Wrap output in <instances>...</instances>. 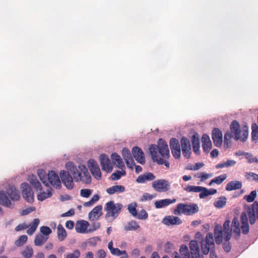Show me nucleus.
<instances>
[{
  "instance_id": "nucleus-1",
  "label": "nucleus",
  "mask_w": 258,
  "mask_h": 258,
  "mask_svg": "<svg viewBox=\"0 0 258 258\" xmlns=\"http://www.w3.org/2000/svg\"><path fill=\"white\" fill-rule=\"evenodd\" d=\"M230 220H227L224 223L223 228L219 224L215 225L214 233L215 242L217 244L222 243L223 234L225 236V239L227 241L229 240L231 238L232 231H233L234 236L236 239L239 238L240 236V227L238 218L236 216L233 218L231 228H230Z\"/></svg>"
},
{
  "instance_id": "nucleus-2",
  "label": "nucleus",
  "mask_w": 258,
  "mask_h": 258,
  "mask_svg": "<svg viewBox=\"0 0 258 258\" xmlns=\"http://www.w3.org/2000/svg\"><path fill=\"white\" fill-rule=\"evenodd\" d=\"M66 168L73 176L75 182H81L85 184L91 183V176L85 165L81 164L77 166L74 163L69 162L66 163Z\"/></svg>"
},
{
  "instance_id": "nucleus-3",
  "label": "nucleus",
  "mask_w": 258,
  "mask_h": 258,
  "mask_svg": "<svg viewBox=\"0 0 258 258\" xmlns=\"http://www.w3.org/2000/svg\"><path fill=\"white\" fill-rule=\"evenodd\" d=\"M20 198L19 191L14 185L9 184L6 190H0V204L7 208H14L12 201H18Z\"/></svg>"
},
{
  "instance_id": "nucleus-4",
  "label": "nucleus",
  "mask_w": 258,
  "mask_h": 258,
  "mask_svg": "<svg viewBox=\"0 0 258 258\" xmlns=\"http://www.w3.org/2000/svg\"><path fill=\"white\" fill-rule=\"evenodd\" d=\"M199 207L197 204L190 203L189 204L179 203L177 205L174 210L176 215L184 214L187 216L193 215L198 212Z\"/></svg>"
},
{
  "instance_id": "nucleus-5",
  "label": "nucleus",
  "mask_w": 258,
  "mask_h": 258,
  "mask_svg": "<svg viewBox=\"0 0 258 258\" xmlns=\"http://www.w3.org/2000/svg\"><path fill=\"white\" fill-rule=\"evenodd\" d=\"M122 207L123 206L121 204H114V202L112 201L107 202L104 209L107 212L105 215L106 218L113 220L118 216Z\"/></svg>"
},
{
  "instance_id": "nucleus-6",
  "label": "nucleus",
  "mask_w": 258,
  "mask_h": 258,
  "mask_svg": "<svg viewBox=\"0 0 258 258\" xmlns=\"http://www.w3.org/2000/svg\"><path fill=\"white\" fill-rule=\"evenodd\" d=\"M201 250L203 254L207 255L210 251L215 249V243L213 233H208L205 237L200 242Z\"/></svg>"
},
{
  "instance_id": "nucleus-7",
  "label": "nucleus",
  "mask_w": 258,
  "mask_h": 258,
  "mask_svg": "<svg viewBox=\"0 0 258 258\" xmlns=\"http://www.w3.org/2000/svg\"><path fill=\"white\" fill-rule=\"evenodd\" d=\"M61 181L67 188L72 189L74 187V178L67 170H61L59 173Z\"/></svg>"
},
{
  "instance_id": "nucleus-8",
  "label": "nucleus",
  "mask_w": 258,
  "mask_h": 258,
  "mask_svg": "<svg viewBox=\"0 0 258 258\" xmlns=\"http://www.w3.org/2000/svg\"><path fill=\"white\" fill-rule=\"evenodd\" d=\"M152 187L158 192H166L170 189V183L166 179H158L152 183Z\"/></svg>"
},
{
  "instance_id": "nucleus-9",
  "label": "nucleus",
  "mask_w": 258,
  "mask_h": 258,
  "mask_svg": "<svg viewBox=\"0 0 258 258\" xmlns=\"http://www.w3.org/2000/svg\"><path fill=\"white\" fill-rule=\"evenodd\" d=\"M23 198L28 202L32 203L34 201V193L32 188L26 182L22 183L21 185Z\"/></svg>"
},
{
  "instance_id": "nucleus-10",
  "label": "nucleus",
  "mask_w": 258,
  "mask_h": 258,
  "mask_svg": "<svg viewBox=\"0 0 258 258\" xmlns=\"http://www.w3.org/2000/svg\"><path fill=\"white\" fill-rule=\"evenodd\" d=\"M87 166L93 176L97 180H100L101 172L97 162L94 159H90L87 162Z\"/></svg>"
},
{
  "instance_id": "nucleus-11",
  "label": "nucleus",
  "mask_w": 258,
  "mask_h": 258,
  "mask_svg": "<svg viewBox=\"0 0 258 258\" xmlns=\"http://www.w3.org/2000/svg\"><path fill=\"white\" fill-rule=\"evenodd\" d=\"M244 209L248 215L250 223L251 225L253 224L255 222V217L257 219L258 209L257 202H254L251 206L245 205Z\"/></svg>"
},
{
  "instance_id": "nucleus-12",
  "label": "nucleus",
  "mask_w": 258,
  "mask_h": 258,
  "mask_svg": "<svg viewBox=\"0 0 258 258\" xmlns=\"http://www.w3.org/2000/svg\"><path fill=\"white\" fill-rule=\"evenodd\" d=\"M169 144L173 156L175 159H179L181 156V149L178 140L173 138L170 140Z\"/></svg>"
},
{
  "instance_id": "nucleus-13",
  "label": "nucleus",
  "mask_w": 258,
  "mask_h": 258,
  "mask_svg": "<svg viewBox=\"0 0 258 258\" xmlns=\"http://www.w3.org/2000/svg\"><path fill=\"white\" fill-rule=\"evenodd\" d=\"M47 179L48 184L50 183L53 187L58 189L61 187L59 177L58 174L54 171H50L48 172L47 174Z\"/></svg>"
},
{
  "instance_id": "nucleus-14",
  "label": "nucleus",
  "mask_w": 258,
  "mask_h": 258,
  "mask_svg": "<svg viewBox=\"0 0 258 258\" xmlns=\"http://www.w3.org/2000/svg\"><path fill=\"white\" fill-rule=\"evenodd\" d=\"M182 154L186 158H189L191 154V148L189 140L185 138L182 137L180 140Z\"/></svg>"
},
{
  "instance_id": "nucleus-15",
  "label": "nucleus",
  "mask_w": 258,
  "mask_h": 258,
  "mask_svg": "<svg viewBox=\"0 0 258 258\" xmlns=\"http://www.w3.org/2000/svg\"><path fill=\"white\" fill-rule=\"evenodd\" d=\"M100 161L103 170L107 173H110L112 171L113 167L107 155L104 154L100 155Z\"/></svg>"
},
{
  "instance_id": "nucleus-16",
  "label": "nucleus",
  "mask_w": 258,
  "mask_h": 258,
  "mask_svg": "<svg viewBox=\"0 0 258 258\" xmlns=\"http://www.w3.org/2000/svg\"><path fill=\"white\" fill-rule=\"evenodd\" d=\"M159 153L164 158L170 157V152L167 143L163 139H160L158 141Z\"/></svg>"
},
{
  "instance_id": "nucleus-17",
  "label": "nucleus",
  "mask_w": 258,
  "mask_h": 258,
  "mask_svg": "<svg viewBox=\"0 0 258 258\" xmlns=\"http://www.w3.org/2000/svg\"><path fill=\"white\" fill-rule=\"evenodd\" d=\"M132 154L135 160L139 163L144 164L145 163L144 153L142 150L138 146L133 148Z\"/></svg>"
},
{
  "instance_id": "nucleus-18",
  "label": "nucleus",
  "mask_w": 258,
  "mask_h": 258,
  "mask_svg": "<svg viewBox=\"0 0 258 258\" xmlns=\"http://www.w3.org/2000/svg\"><path fill=\"white\" fill-rule=\"evenodd\" d=\"M212 137L214 145L218 147L222 144V134L218 128H214L212 131Z\"/></svg>"
},
{
  "instance_id": "nucleus-19",
  "label": "nucleus",
  "mask_w": 258,
  "mask_h": 258,
  "mask_svg": "<svg viewBox=\"0 0 258 258\" xmlns=\"http://www.w3.org/2000/svg\"><path fill=\"white\" fill-rule=\"evenodd\" d=\"M189 248L191 254L194 255L195 258H204L203 254H200V248L196 240H191L189 242Z\"/></svg>"
},
{
  "instance_id": "nucleus-20",
  "label": "nucleus",
  "mask_w": 258,
  "mask_h": 258,
  "mask_svg": "<svg viewBox=\"0 0 258 258\" xmlns=\"http://www.w3.org/2000/svg\"><path fill=\"white\" fill-rule=\"evenodd\" d=\"M230 133L233 135L235 141H237L240 139V134L241 131L240 130L239 123L236 121L234 120L230 124Z\"/></svg>"
},
{
  "instance_id": "nucleus-21",
  "label": "nucleus",
  "mask_w": 258,
  "mask_h": 258,
  "mask_svg": "<svg viewBox=\"0 0 258 258\" xmlns=\"http://www.w3.org/2000/svg\"><path fill=\"white\" fill-rule=\"evenodd\" d=\"M102 206L98 205L95 207L89 213L88 217L90 220L94 221L97 220L102 214Z\"/></svg>"
},
{
  "instance_id": "nucleus-22",
  "label": "nucleus",
  "mask_w": 258,
  "mask_h": 258,
  "mask_svg": "<svg viewBox=\"0 0 258 258\" xmlns=\"http://www.w3.org/2000/svg\"><path fill=\"white\" fill-rule=\"evenodd\" d=\"M162 223L168 226L179 225L182 223V220L178 217L168 216L163 219Z\"/></svg>"
},
{
  "instance_id": "nucleus-23",
  "label": "nucleus",
  "mask_w": 258,
  "mask_h": 258,
  "mask_svg": "<svg viewBox=\"0 0 258 258\" xmlns=\"http://www.w3.org/2000/svg\"><path fill=\"white\" fill-rule=\"evenodd\" d=\"M125 191V187L121 185H114L106 189V192L109 195L119 194Z\"/></svg>"
},
{
  "instance_id": "nucleus-24",
  "label": "nucleus",
  "mask_w": 258,
  "mask_h": 258,
  "mask_svg": "<svg viewBox=\"0 0 258 258\" xmlns=\"http://www.w3.org/2000/svg\"><path fill=\"white\" fill-rule=\"evenodd\" d=\"M89 224V222L85 220H81L76 223L75 229L77 232L79 233H84L86 232Z\"/></svg>"
},
{
  "instance_id": "nucleus-25",
  "label": "nucleus",
  "mask_w": 258,
  "mask_h": 258,
  "mask_svg": "<svg viewBox=\"0 0 258 258\" xmlns=\"http://www.w3.org/2000/svg\"><path fill=\"white\" fill-rule=\"evenodd\" d=\"M176 201L175 199H173L172 200L169 199L161 200L156 201L155 206L157 209H160L167 206L171 204H173L176 202Z\"/></svg>"
},
{
  "instance_id": "nucleus-26",
  "label": "nucleus",
  "mask_w": 258,
  "mask_h": 258,
  "mask_svg": "<svg viewBox=\"0 0 258 258\" xmlns=\"http://www.w3.org/2000/svg\"><path fill=\"white\" fill-rule=\"evenodd\" d=\"M192 146L194 152L199 154L200 153V140L199 137L197 134H195L191 138Z\"/></svg>"
},
{
  "instance_id": "nucleus-27",
  "label": "nucleus",
  "mask_w": 258,
  "mask_h": 258,
  "mask_svg": "<svg viewBox=\"0 0 258 258\" xmlns=\"http://www.w3.org/2000/svg\"><path fill=\"white\" fill-rule=\"evenodd\" d=\"M155 178L154 174L151 172L140 175L136 181L138 183H145L147 181H151Z\"/></svg>"
},
{
  "instance_id": "nucleus-28",
  "label": "nucleus",
  "mask_w": 258,
  "mask_h": 258,
  "mask_svg": "<svg viewBox=\"0 0 258 258\" xmlns=\"http://www.w3.org/2000/svg\"><path fill=\"white\" fill-rule=\"evenodd\" d=\"M111 158L113 163L117 167L122 169L124 167V164L120 156L116 153L111 154Z\"/></svg>"
},
{
  "instance_id": "nucleus-29",
  "label": "nucleus",
  "mask_w": 258,
  "mask_h": 258,
  "mask_svg": "<svg viewBox=\"0 0 258 258\" xmlns=\"http://www.w3.org/2000/svg\"><path fill=\"white\" fill-rule=\"evenodd\" d=\"M242 186V183L240 181L237 180L231 181L228 182L225 187L227 191H231L240 189Z\"/></svg>"
},
{
  "instance_id": "nucleus-30",
  "label": "nucleus",
  "mask_w": 258,
  "mask_h": 258,
  "mask_svg": "<svg viewBox=\"0 0 258 258\" xmlns=\"http://www.w3.org/2000/svg\"><path fill=\"white\" fill-rule=\"evenodd\" d=\"M48 239V237L39 233L35 236L34 241V244L37 246H41L46 242Z\"/></svg>"
},
{
  "instance_id": "nucleus-31",
  "label": "nucleus",
  "mask_w": 258,
  "mask_h": 258,
  "mask_svg": "<svg viewBox=\"0 0 258 258\" xmlns=\"http://www.w3.org/2000/svg\"><path fill=\"white\" fill-rule=\"evenodd\" d=\"M39 223L40 220L38 218L34 219L32 222L29 225H28L30 226V228H28L27 231V234L29 235H32L36 231Z\"/></svg>"
},
{
  "instance_id": "nucleus-32",
  "label": "nucleus",
  "mask_w": 258,
  "mask_h": 258,
  "mask_svg": "<svg viewBox=\"0 0 258 258\" xmlns=\"http://www.w3.org/2000/svg\"><path fill=\"white\" fill-rule=\"evenodd\" d=\"M57 237L60 241H63L66 238L67 234L61 224H59L57 228Z\"/></svg>"
},
{
  "instance_id": "nucleus-33",
  "label": "nucleus",
  "mask_w": 258,
  "mask_h": 258,
  "mask_svg": "<svg viewBox=\"0 0 258 258\" xmlns=\"http://www.w3.org/2000/svg\"><path fill=\"white\" fill-rule=\"evenodd\" d=\"M28 181L37 190H41L42 186L41 183L38 181L35 176L32 175L28 178Z\"/></svg>"
},
{
  "instance_id": "nucleus-34",
  "label": "nucleus",
  "mask_w": 258,
  "mask_h": 258,
  "mask_svg": "<svg viewBox=\"0 0 258 258\" xmlns=\"http://www.w3.org/2000/svg\"><path fill=\"white\" fill-rule=\"evenodd\" d=\"M251 130L252 141L256 143L258 142V126L255 123L252 124Z\"/></svg>"
},
{
  "instance_id": "nucleus-35",
  "label": "nucleus",
  "mask_w": 258,
  "mask_h": 258,
  "mask_svg": "<svg viewBox=\"0 0 258 258\" xmlns=\"http://www.w3.org/2000/svg\"><path fill=\"white\" fill-rule=\"evenodd\" d=\"M236 162L233 160H228L226 162H223L222 163H219L216 165V168L217 169L219 168H227L231 166H233Z\"/></svg>"
},
{
  "instance_id": "nucleus-36",
  "label": "nucleus",
  "mask_w": 258,
  "mask_h": 258,
  "mask_svg": "<svg viewBox=\"0 0 258 258\" xmlns=\"http://www.w3.org/2000/svg\"><path fill=\"white\" fill-rule=\"evenodd\" d=\"M37 174L39 177L40 179L46 186H48V182H47V176L46 173L43 169H39L37 171Z\"/></svg>"
},
{
  "instance_id": "nucleus-37",
  "label": "nucleus",
  "mask_w": 258,
  "mask_h": 258,
  "mask_svg": "<svg viewBox=\"0 0 258 258\" xmlns=\"http://www.w3.org/2000/svg\"><path fill=\"white\" fill-rule=\"evenodd\" d=\"M52 196L51 189H48L46 191H43L37 195V199L40 201H43L50 198Z\"/></svg>"
},
{
  "instance_id": "nucleus-38",
  "label": "nucleus",
  "mask_w": 258,
  "mask_h": 258,
  "mask_svg": "<svg viewBox=\"0 0 258 258\" xmlns=\"http://www.w3.org/2000/svg\"><path fill=\"white\" fill-rule=\"evenodd\" d=\"M22 254L25 258H30L33 254V249L31 246L28 245L22 251Z\"/></svg>"
},
{
  "instance_id": "nucleus-39",
  "label": "nucleus",
  "mask_w": 258,
  "mask_h": 258,
  "mask_svg": "<svg viewBox=\"0 0 258 258\" xmlns=\"http://www.w3.org/2000/svg\"><path fill=\"white\" fill-rule=\"evenodd\" d=\"M149 151L152 156V160L156 159V157L158 156V146L155 145H152L149 148Z\"/></svg>"
},
{
  "instance_id": "nucleus-40",
  "label": "nucleus",
  "mask_w": 258,
  "mask_h": 258,
  "mask_svg": "<svg viewBox=\"0 0 258 258\" xmlns=\"http://www.w3.org/2000/svg\"><path fill=\"white\" fill-rule=\"evenodd\" d=\"M202 186L188 185L183 188L187 192H200Z\"/></svg>"
},
{
  "instance_id": "nucleus-41",
  "label": "nucleus",
  "mask_w": 258,
  "mask_h": 258,
  "mask_svg": "<svg viewBox=\"0 0 258 258\" xmlns=\"http://www.w3.org/2000/svg\"><path fill=\"white\" fill-rule=\"evenodd\" d=\"M140 227L137 222L132 221L128 222L127 225L124 227V230L126 231L136 230Z\"/></svg>"
},
{
  "instance_id": "nucleus-42",
  "label": "nucleus",
  "mask_w": 258,
  "mask_h": 258,
  "mask_svg": "<svg viewBox=\"0 0 258 258\" xmlns=\"http://www.w3.org/2000/svg\"><path fill=\"white\" fill-rule=\"evenodd\" d=\"M233 135L229 132H227L224 135V144L226 148H229L231 146V139Z\"/></svg>"
},
{
  "instance_id": "nucleus-43",
  "label": "nucleus",
  "mask_w": 258,
  "mask_h": 258,
  "mask_svg": "<svg viewBox=\"0 0 258 258\" xmlns=\"http://www.w3.org/2000/svg\"><path fill=\"white\" fill-rule=\"evenodd\" d=\"M243 156H244L249 163H258V159L255 157H253L251 153L243 152Z\"/></svg>"
},
{
  "instance_id": "nucleus-44",
  "label": "nucleus",
  "mask_w": 258,
  "mask_h": 258,
  "mask_svg": "<svg viewBox=\"0 0 258 258\" xmlns=\"http://www.w3.org/2000/svg\"><path fill=\"white\" fill-rule=\"evenodd\" d=\"M226 198L225 197H221L214 203V206L218 208H221L226 205Z\"/></svg>"
},
{
  "instance_id": "nucleus-45",
  "label": "nucleus",
  "mask_w": 258,
  "mask_h": 258,
  "mask_svg": "<svg viewBox=\"0 0 258 258\" xmlns=\"http://www.w3.org/2000/svg\"><path fill=\"white\" fill-rule=\"evenodd\" d=\"M249 232V225L247 218L245 213L243 212V234H246Z\"/></svg>"
},
{
  "instance_id": "nucleus-46",
  "label": "nucleus",
  "mask_w": 258,
  "mask_h": 258,
  "mask_svg": "<svg viewBox=\"0 0 258 258\" xmlns=\"http://www.w3.org/2000/svg\"><path fill=\"white\" fill-rule=\"evenodd\" d=\"M126 174V172L124 170H122L121 171H117L111 174V179L113 180H117L120 178L122 176H124Z\"/></svg>"
},
{
  "instance_id": "nucleus-47",
  "label": "nucleus",
  "mask_w": 258,
  "mask_h": 258,
  "mask_svg": "<svg viewBox=\"0 0 258 258\" xmlns=\"http://www.w3.org/2000/svg\"><path fill=\"white\" fill-rule=\"evenodd\" d=\"M137 204L136 203H132L128 205L127 209L129 212L134 217L137 216Z\"/></svg>"
},
{
  "instance_id": "nucleus-48",
  "label": "nucleus",
  "mask_w": 258,
  "mask_h": 258,
  "mask_svg": "<svg viewBox=\"0 0 258 258\" xmlns=\"http://www.w3.org/2000/svg\"><path fill=\"white\" fill-rule=\"evenodd\" d=\"M99 200V196L98 195H95L89 201L84 203L83 206L85 207L92 206Z\"/></svg>"
},
{
  "instance_id": "nucleus-49",
  "label": "nucleus",
  "mask_w": 258,
  "mask_h": 258,
  "mask_svg": "<svg viewBox=\"0 0 258 258\" xmlns=\"http://www.w3.org/2000/svg\"><path fill=\"white\" fill-rule=\"evenodd\" d=\"M28 237L26 235H21L19 238L15 242L17 246H21L24 245L27 241Z\"/></svg>"
},
{
  "instance_id": "nucleus-50",
  "label": "nucleus",
  "mask_w": 258,
  "mask_h": 258,
  "mask_svg": "<svg viewBox=\"0 0 258 258\" xmlns=\"http://www.w3.org/2000/svg\"><path fill=\"white\" fill-rule=\"evenodd\" d=\"M40 234L48 237L49 235L51 233V229L48 226H42L40 228Z\"/></svg>"
},
{
  "instance_id": "nucleus-51",
  "label": "nucleus",
  "mask_w": 258,
  "mask_h": 258,
  "mask_svg": "<svg viewBox=\"0 0 258 258\" xmlns=\"http://www.w3.org/2000/svg\"><path fill=\"white\" fill-rule=\"evenodd\" d=\"M256 196V192L255 190L252 191L249 195H245L243 199L247 202L250 203L253 202Z\"/></svg>"
},
{
  "instance_id": "nucleus-52",
  "label": "nucleus",
  "mask_w": 258,
  "mask_h": 258,
  "mask_svg": "<svg viewBox=\"0 0 258 258\" xmlns=\"http://www.w3.org/2000/svg\"><path fill=\"white\" fill-rule=\"evenodd\" d=\"M227 178V175L226 174H223L219 176L216 177L215 178L212 179V182H215V183L217 184H221L224 180H225Z\"/></svg>"
},
{
  "instance_id": "nucleus-53",
  "label": "nucleus",
  "mask_w": 258,
  "mask_h": 258,
  "mask_svg": "<svg viewBox=\"0 0 258 258\" xmlns=\"http://www.w3.org/2000/svg\"><path fill=\"white\" fill-rule=\"evenodd\" d=\"M136 217H137L139 219L145 220L148 218V214L146 210L143 209L139 214L137 213V216Z\"/></svg>"
},
{
  "instance_id": "nucleus-54",
  "label": "nucleus",
  "mask_w": 258,
  "mask_h": 258,
  "mask_svg": "<svg viewBox=\"0 0 258 258\" xmlns=\"http://www.w3.org/2000/svg\"><path fill=\"white\" fill-rule=\"evenodd\" d=\"M199 197L200 199H204V198L209 196V193L208 192V189L205 187H201Z\"/></svg>"
},
{
  "instance_id": "nucleus-55",
  "label": "nucleus",
  "mask_w": 258,
  "mask_h": 258,
  "mask_svg": "<svg viewBox=\"0 0 258 258\" xmlns=\"http://www.w3.org/2000/svg\"><path fill=\"white\" fill-rule=\"evenodd\" d=\"M80 255L81 253L79 250L76 249L73 252L69 253L66 258H79Z\"/></svg>"
},
{
  "instance_id": "nucleus-56",
  "label": "nucleus",
  "mask_w": 258,
  "mask_h": 258,
  "mask_svg": "<svg viewBox=\"0 0 258 258\" xmlns=\"http://www.w3.org/2000/svg\"><path fill=\"white\" fill-rule=\"evenodd\" d=\"M92 194V190L90 189H82L80 191V195L84 198H88Z\"/></svg>"
},
{
  "instance_id": "nucleus-57",
  "label": "nucleus",
  "mask_w": 258,
  "mask_h": 258,
  "mask_svg": "<svg viewBox=\"0 0 258 258\" xmlns=\"http://www.w3.org/2000/svg\"><path fill=\"white\" fill-rule=\"evenodd\" d=\"M179 251L181 255H184V257H186V254H190L188 248L185 245H182L180 246Z\"/></svg>"
},
{
  "instance_id": "nucleus-58",
  "label": "nucleus",
  "mask_w": 258,
  "mask_h": 258,
  "mask_svg": "<svg viewBox=\"0 0 258 258\" xmlns=\"http://www.w3.org/2000/svg\"><path fill=\"white\" fill-rule=\"evenodd\" d=\"M223 239L225 240V242L223 244V249L226 252H229L231 249V245L229 242V240L227 241L225 239V236L223 234Z\"/></svg>"
},
{
  "instance_id": "nucleus-59",
  "label": "nucleus",
  "mask_w": 258,
  "mask_h": 258,
  "mask_svg": "<svg viewBox=\"0 0 258 258\" xmlns=\"http://www.w3.org/2000/svg\"><path fill=\"white\" fill-rule=\"evenodd\" d=\"M122 155L124 160L132 157L130 151L125 148L122 149Z\"/></svg>"
},
{
  "instance_id": "nucleus-60",
  "label": "nucleus",
  "mask_w": 258,
  "mask_h": 258,
  "mask_svg": "<svg viewBox=\"0 0 258 258\" xmlns=\"http://www.w3.org/2000/svg\"><path fill=\"white\" fill-rule=\"evenodd\" d=\"M246 177L248 179L258 181V174L249 172L246 175Z\"/></svg>"
},
{
  "instance_id": "nucleus-61",
  "label": "nucleus",
  "mask_w": 258,
  "mask_h": 258,
  "mask_svg": "<svg viewBox=\"0 0 258 258\" xmlns=\"http://www.w3.org/2000/svg\"><path fill=\"white\" fill-rule=\"evenodd\" d=\"M202 147L204 151L206 153H208L211 149L212 143L209 142L208 143H203Z\"/></svg>"
},
{
  "instance_id": "nucleus-62",
  "label": "nucleus",
  "mask_w": 258,
  "mask_h": 258,
  "mask_svg": "<svg viewBox=\"0 0 258 258\" xmlns=\"http://www.w3.org/2000/svg\"><path fill=\"white\" fill-rule=\"evenodd\" d=\"M125 161L128 167L131 169H133V166L135 165V162L132 157L125 160Z\"/></svg>"
},
{
  "instance_id": "nucleus-63",
  "label": "nucleus",
  "mask_w": 258,
  "mask_h": 258,
  "mask_svg": "<svg viewBox=\"0 0 258 258\" xmlns=\"http://www.w3.org/2000/svg\"><path fill=\"white\" fill-rule=\"evenodd\" d=\"M100 227V223L99 222H93L91 225V228L89 229V231L90 232H92L96 230L99 229Z\"/></svg>"
},
{
  "instance_id": "nucleus-64",
  "label": "nucleus",
  "mask_w": 258,
  "mask_h": 258,
  "mask_svg": "<svg viewBox=\"0 0 258 258\" xmlns=\"http://www.w3.org/2000/svg\"><path fill=\"white\" fill-rule=\"evenodd\" d=\"M155 197V195H150L148 193H145L143 195L142 198L141 199L142 201H146L148 200H151L152 199Z\"/></svg>"
}]
</instances>
